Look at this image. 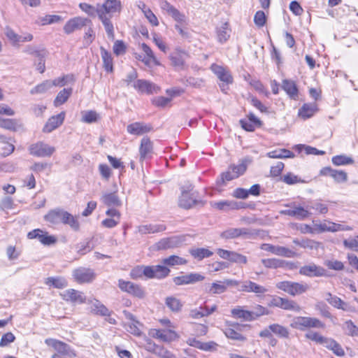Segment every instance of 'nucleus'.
<instances>
[{"mask_svg":"<svg viewBox=\"0 0 358 358\" xmlns=\"http://www.w3.org/2000/svg\"><path fill=\"white\" fill-rule=\"evenodd\" d=\"M122 10V4L120 0H105L103 3L99 4L98 17L103 24L107 36L109 39L114 40V26L111 19L116 15H119Z\"/></svg>","mask_w":358,"mask_h":358,"instance_id":"nucleus-1","label":"nucleus"},{"mask_svg":"<svg viewBox=\"0 0 358 358\" xmlns=\"http://www.w3.org/2000/svg\"><path fill=\"white\" fill-rule=\"evenodd\" d=\"M45 221L52 224L63 223L69 224L73 230L79 229V222L71 214L61 208H55L50 210L45 216Z\"/></svg>","mask_w":358,"mask_h":358,"instance_id":"nucleus-2","label":"nucleus"},{"mask_svg":"<svg viewBox=\"0 0 358 358\" xmlns=\"http://www.w3.org/2000/svg\"><path fill=\"white\" fill-rule=\"evenodd\" d=\"M178 203L181 208L185 209L202 204L201 201L196 199V192H193V186L189 182L181 187V196L179 198Z\"/></svg>","mask_w":358,"mask_h":358,"instance_id":"nucleus-3","label":"nucleus"},{"mask_svg":"<svg viewBox=\"0 0 358 358\" xmlns=\"http://www.w3.org/2000/svg\"><path fill=\"white\" fill-rule=\"evenodd\" d=\"M290 327L299 331H305L308 329H324V324L316 317L298 316L294 317Z\"/></svg>","mask_w":358,"mask_h":358,"instance_id":"nucleus-4","label":"nucleus"},{"mask_svg":"<svg viewBox=\"0 0 358 358\" xmlns=\"http://www.w3.org/2000/svg\"><path fill=\"white\" fill-rule=\"evenodd\" d=\"M276 287L292 296L301 294L309 289V286L306 283L291 281L280 282L277 283Z\"/></svg>","mask_w":358,"mask_h":358,"instance_id":"nucleus-5","label":"nucleus"},{"mask_svg":"<svg viewBox=\"0 0 358 358\" xmlns=\"http://www.w3.org/2000/svg\"><path fill=\"white\" fill-rule=\"evenodd\" d=\"M30 155L38 157H49L55 151V148L43 141L31 144L29 148Z\"/></svg>","mask_w":358,"mask_h":358,"instance_id":"nucleus-6","label":"nucleus"},{"mask_svg":"<svg viewBox=\"0 0 358 358\" xmlns=\"http://www.w3.org/2000/svg\"><path fill=\"white\" fill-rule=\"evenodd\" d=\"M118 287L124 292L129 294L142 299L145 296V291L143 288L137 284L130 281H126L122 279L118 280Z\"/></svg>","mask_w":358,"mask_h":358,"instance_id":"nucleus-7","label":"nucleus"},{"mask_svg":"<svg viewBox=\"0 0 358 358\" xmlns=\"http://www.w3.org/2000/svg\"><path fill=\"white\" fill-rule=\"evenodd\" d=\"M72 275L74 280L80 284L90 283L96 277V273L92 269L85 267L74 269Z\"/></svg>","mask_w":358,"mask_h":358,"instance_id":"nucleus-8","label":"nucleus"},{"mask_svg":"<svg viewBox=\"0 0 358 358\" xmlns=\"http://www.w3.org/2000/svg\"><path fill=\"white\" fill-rule=\"evenodd\" d=\"M286 206H289L290 208L280 210V214L294 217L299 220H305L310 215V213L307 208L296 206L295 203L286 205Z\"/></svg>","mask_w":358,"mask_h":358,"instance_id":"nucleus-9","label":"nucleus"},{"mask_svg":"<svg viewBox=\"0 0 358 358\" xmlns=\"http://www.w3.org/2000/svg\"><path fill=\"white\" fill-rule=\"evenodd\" d=\"M123 314L127 320V322L124 325L126 330L134 336H140L141 335V328L143 327V324L129 311L124 310Z\"/></svg>","mask_w":358,"mask_h":358,"instance_id":"nucleus-10","label":"nucleus"},{"mask_svg":"<svg viewBox=\"0 0 358 358\" xmlns=\"http://www.w3.org/2000/svg\"><path fill=\"white\" fill-rule=\"evenodd\" d=\"M255 233L248 228H229L222 232L220 236L225 239H232L238 237L250 238Z\"/></svg>","mask_w":358,"mask_h":358,"instance_id":"nucleus-11","label":"nucleus"},{"mask_svg":"<svg viewBox=\"0 0 358 358\" xmlns=\"http://www.w3.org/2000/svg\"><path fill=\"white\" fill-rule=\"evenodd\" d=\"M45 343L53 348L59 354L68 356H76V354L70 346L62 341L54 338H47L45 340Z\"/></svg>","mask_w":358,"mask_h":358,"instance_id":"nucleus-12","label":"nucleus"},{"mask_svg":"<svg viewBox=\"0 0 358 358\" xmlns=\"http://www.w3.org/2000/svg\"><path fill=\"white\" fill-rule=\"evenodd\" d=\"M271 303L272 306L284 310H293L297 313L301 310V308L299 304L287 299L276 296L272 299Z\"/></svg>","mask_w":358,"mask_h":358,"instance_id":"nucleus-13","label":"nucleus"},{"mask_svg":"<svg viewBox=\"0 0 358 358\" xmlns=\"http://www.w3.org/2000/svg\"><path fill=\"white\" fill-rule=\"evenodd\" d=\"M305 338L312 341L317 344H320L330 350L332 345L334 344L335 340L323 336L320 334L313 331H309L304 335Z\"/></svg>","mask_w":358,"mask_h":358,"instance_id":"nucleus-14","label":"nucleus"},{"mask_svg":"<svg viewBox=\"0 0 358 358\" xmlns=\"http://www.w3.org/2000/svg\"><path fill=\"white\" fill-rule=\"evenodd\" d=\"M89 22H91V21L87 18L76 17L69 20L65 24L64 31L66 34H70L76 30L81 29Z\"/></svg>","mask_w":358,"mask_h":358,"instance_id":"nucleus-15","label":"nucleus"},{"mask_svg":"<svg viewBox=\"0 0 358 358\" xmlns=\"http://www.w3.org/2000/svg\"><path fill=\"white\" fill-rule=\"evenodd\" d=\"M210 69L217 76V78L223 82V83L220 85V87L223 92L225 91L224 83L228 85L231 83L233 81V78L229 72L223 66L215 64L211 65Z\"/></svg>","mask_w":358,"mask_h":358,"instance_id":"nucleus-16","label":"nucleus"},{"mask_svg":"<svg viewBox=\"0 0 358 358\" xmlns=\"http://www.w3.org/2000/svg\"><path fill=\"white\" fill-rule=\"evenodd\" d=\"M61 296L66 301L71 302L74 304H81L85 302V296L82 292L74 289L65 290Z\"/></svg>","mask_w":358,"mask_h":358,"instance_id":"nucleus-17","label":"nucleus"},{"mask_svg":"<svg viewBox=\"0 0 358 358\" xmlns=\"http://www.w3.org/2000/svg\"><path fill=\"white\" fill-rule=\"evenodd\" d=\"M204 276L196 273H191L187 275L177 276L173 278V281L176 285H183L194 284L195 282L202 281Z\"/></svg>","mask_w":358,"mask_h":358,"instance_id":"nucleus-18","label":"nucleus"},{"mask_svg":"<svg viewBox=\"0 0 358 358\" xmlns=\"http://www.w3.org/2000/svg\"><path fill=\"white\" fill-rule=\"evenodd\" d=\"M152 127L150 124L142 122H136L131 123L127 127V131L129 134L136 136H141L150 132Z\"/></svg>","mask_w":358,"mask_h":358,"instance_id":"nucleus-19","label":"nucleus"},{"mask_svg":"<svg viewBox=\"0 0 358 358\" xmlns=\"http://www.w3.org/2000/svg\"><path fill=\"white\" fill-rule=\"evenodd\" d=\"M240 290L245 292L255 293L257 296L264 295L268 291L264 286L258 285L251 280L242 282Z\"/></svg>","mask_w":358,"mask_h":358,"instance_id":"nucleus-20","label":"nucleus"},{"mask_svg":"<svg viewBox=\"0 0 358 358\" xmlns=\"http://www.w3.org/2000/svg\"><path fill=\"white\" fill-rule=\"evenodd\" d=\"M299 273L308 277H320L325 275L326 271L321 266L311 264L301 266L299 269Z\"/></svg>","mask_w":358,"mask_h":358,"instance_id":"nucleus-21","label":"nucleus"},{"mask_svg":"<svg viewBox=\"0 0 358 358\" xmlns=\"http://www.w3.org/2000/svg\"><path fill=\"white\" fill-rule=\"evenodd\" d=\"M320 175L331 177L336 182H344L348 180L347 173L343 171L333 169L331 167H324L321 169Z\"/></svg>","mask_w":358,"mask_h":358,"instance_id":"nucleus-22","label":"nucleus"},{"mask_svg":"<svg viewBox=\"0 0 358 358\" xmlns=\"http://www.w3.org/2000/svg\"><path fill=\"white\" fill-rule=\"evenodd\" d=\"M134 87L141 93H157L159 88L154 83L145 80H138L134 83Z\"/></svg>","mask_w":358,"mask_h":358,"instance_id":"nucleus-23","label":"nucleus"},{"mask_svg":"<svg viewBox=\"0 0 358 358\" xmlns=\"http://www.w3.org/2000/svg\"><path fill=\"white\" fill-rule=\"evenodd\" d=\"M152 336L163 341L171 342L178 338V334L172 329H152Z\"/></svg>","mask_w":358,"mask_h":358,"instance_id":"nucleus-24","label":"nucleus"},{"mask_svg":"<svg viewBox=\"0 0 358 358\" xmlns=\"http://www.w3.org/2000/svg\"><path fill=\"white\" fill-rule=\"evenodd\" d=\"M140 160L143 161L152 157L153 153L152 143L148 137L141 139L139 148Z\"/></svg>","mask_w":358,"mask_h":358,"instance_id":"nucleus-25","label":"nucleus"},{"mask_svg":"<svg viewBox=\"0 0 358 358\" xmlns=\"http://www.w3.org/2000/svg\"><path fill=\"white\" fill-rule=\"evenodd\" d=\"M262 264L268 268H292L294 263L287 262L285 260L271 258V259H262Z\"/></svg>","mask_w":358,"mask_h":358,"instance_id":"nucleus-26","label":"nucleus"},{"mask_svg":"<svg viewBox=\"0 0 358 358\" xmlns=\"http://www.w3.org/2000/svg\"><path fill=\"white\" fill-rule=\"evenodd\" d=\"M187 57L188 54L186 52L178 49L170 55L171 64L179 69L184 68L185 62Z\"/></svg>","mask_w":358,"mask_h":358,"instance_id":"nucleus-27","label":"nucleus"},{"mask_svg":"<svg viewBox=\"0 0 358 358\" xmlns=\"http://www.w3.org/2000/svg\"><path fill=\"white\" fill-rule=\"evenodd\" d=\"M65 114L64 113H61L57 115L52 116L46 122L43 127V131L45 133H50L54 129H57L59 125H61L64 120Z\"/></svg>","mask_w":358,"mask_h":358,"instance_id":"nucleus-28","label":"nucleus"},{"mask_svg":"<svg viewBox=\"0 0 358 358\" xmlns=\"http://www.w3.org/2000/svg\"><path fill=\"white\" fill-rule=\"evenodd\" d=\"M148 268L150 270L148 278H164L170 273V269L165 265L148 266Z\"/></svg>","mask_w":358,"mask_h":358,"instance_id":"nucleus-29","label":"nucleus"},{"mask_svg":"<svg viewBox=\"0 0 358 358\" xmlns=\"http://www.w3.org/2000/svg\"><path fill=\"white\" fill-rule=\"evenodd\" d=\"M166 229V226L163 224H147L140 225L138 227V231L142 235H145L162 232L165 231Z\"/></svg>","mask_w":358,"mask_h":358,"instance_id":"nucleus-30","label":"nucleus"},{"mask_svg":"<svg viewBox=\"0 0 358 358\" xmlns=\"http://www.w3.org/2000/svg\"><path fill=\"white\" fill-rule=\"evenodd\" d=\"M324 298L329 304H331L336 308L341 309L343 310H349V306L348 303L344 302L339 297L332 295L329 292L325 294Z\"/></svg>","mask_w":358,"mask_h":358,"instance_id":"nucleus-31","label":"nucleus"},{"mask_svg":"<svg viewBox=\"0 0 358 358\" xmlns=\"http://www.w3.org/2000/svg\"><path fill=\"white\" fill-rule=\"evenodd\" d=\"M282 87L291 99L296 100L298 98V89L294 81L284 80Z\"/></svg>","mask_w":358,"mask_h":358,"instance_id":"nucleus-32","label":"nucleus"},{"mask_svg":"<svg viewBox=\"0 0 358 358\" xmlns=\"http://www.w3.org/2000/svg\"><path fill=\"white\" fill-rule=\"evenodd\" d=\"M214 208H216L221 210H227L231 209H239L242 208V205L235 201H221L215 202L213 204Z\"/></svg>","mask_w":358,"mask_h":358,"instance_id":"nucleus-33","label":"nucleus"},{"mask_svg":"<svg viewBox=\"0 0 358 358\" xmlns=\"http://www.w3.org/2000/svg\"><path fill=\"white\" fill-rule=\"evenodd\" d=\"M317 106L314 103H305L299 110V115L303 119L310 118L317 111Z\"/></svg>","mask_w":358,"mask_h":358,"instance_id":"nucleus-34","label":"nucleus"},{"mask_svg":"<svg viewBox=\"0 0 358 358\" xmlns=\"http://www.w3.org/2000/svg\"><path fill=\"white\" fill-rule=\"evenodd\" d=\"M101 201L108 206L117 207L121 206V201L115 193L104 194L101 198Z\"/></svg>","mask_w":358,"mask_h":358,"instance_id":"nucleus-35","label":"nucleus"},{"mask_svg":"<svg viewBox=\"0 0 358 358\" xmlns=\"http://www.w3.org/2000/svg\"><path fill=\"white\" fill-rule=\"evenodd\" d=\"M90 303V310L92 313L103 316L110 315L109 310L99 301L94 300L92 301Z\"/></svg>","mask_w":358,"mask_h":358,"instance_id":"nucleus-36","label":"nucleus"},{"mask_svg":"<svg viewBox=\"0 0 358 358\" xmlns=\"http://www.w3.org/2000/svg\"><path fill=\"white\" fill-rule=\"evenodd\" d=\"M267 156L270 158L276 159L293 158L294 157V154L287 149H277L268 152Z\"/></svg>","mask_w":358,"mask_h":358,"instance_id":"nucleus-37","label":"nucleus"},{"mask_svg":"<svg viewBox=\"0 0 358 358\" xmlns=\"http://www.w3.org/2000/svg\"><path fill=\"white\" fill-rule=\"evenodd\" d=\"M73 92L72 88H64L62 90H61L57 95L54 104L55 106H59L63 103H64L69 96L71 95Z\"/></svg>","mask_w":358,"mask_h":358,"instance_id":"nucleus-38","label":"nucleus"},{"mask_svg":"<svg viewBox=\"0 0 358 358\" xmlns=\"http://www.w3.org/2000/svg\"><path fill=\"white\" fill-rule=\"evenodd\" d=\"M45 284L57 289L64 288L68 285L66 280L63 277H49L45 280Z\"/></svg>","mask_w":358,"mask_h":358,"instance_id":"nucleus-39","label":"nucleus"},{"mask_svg":"<svg viewBox=\"0 0 358 358\" xmlns=\"http://www.w3.org/2000/svg\"><path fill=\"white\" fill-rule=\"evenodd\" d=\"M54 87L52 80H46L43 83L38 84L35 87L31 90L30 92L34 94H43L48 92L50 89Z\"/></svg>","mask_w":358,"mask_h":358,"instance_id":"nucleus-40","label":"nucleus"},{"mask_svg":"<svg viewBox=\"0 0 358 358\" xmlns=\"http://www.w3.org/2000/svg\"><path fill=\"white\" fill-rule=\"evenodd\" d=\"M150 268H148V266H137L131 269L130 272V277L132 279H138L141 278L143 275L148 278V273H150Z\"/></svg>","mask_w":358,"mask_h":358,"instance_id":"nucleus-41","label":"nucleus"},{"mask_svg":"<svg viewBox=\"0 0 358 358\" xmlns=\"http://www.w3.org/2000/svg\"><path fill=\"white\" fill-rule=\"evenodd\" d=\"M231 315L236 318H241L245 321H252L250 311L243 310L241 307H236L231 310Z\"/></svg>","mask_w":358,"mask_h":358,"instance_id":"nucleus-42","label":"nucleus"},{"mask_svg":"<svg viewBox=\"0 0 358 358\" xmlns=\"http://www.w3.org/2000/svg\"><path fill=\"white\" fill-rule=\"evenodd\" d=\"M336 223L331 222H324L323 223L315 224L314 229H315V232H317V233L324 232V231L336 232Z\"/></svg>","mask_w":358,"mask_h":358,"instance_id":"nucleus-43","label":"nucleus"},{"mask_svg":"<svg viewBox=\"0 0 358 358\" xmlns=\"http://www.w3.org/2000/svg\"><path fill=\"white\" fill-rule=\"evenodd\" d=\"M270 329L271 330L272 333L278 337L284 338H287L289 337V332L288 329L279 324H270Z\"/></svg>","mask_w":358,"mask_h":358,"instance_id":"nucleus-44","label":"nucleus"},{"mask_svg":"<svg viewBox=\"0 0 358 358\" xmlns=\"http://www.w3.org/2000/svg\"><path fill=\"white\" fill-rule=\"evenodd\" d=\"M101 56L103 59V66L107 71H113V58L111 54L103 47L101 48Z\"/></svg>","mask_w":358,"mask_h":358,"instance_id":"nucleus-45","label":"nucleus"},{"mask_svg":"<svg viewBox=\"0 0 358 358\" xmlns=\"http://www.w3.org/2000/svg\"><path fill=\"white\" fill-rule=\"evenodd\" d=\"M217 38L220 42H225L228 40L230 36V29L229 28V24L224 22L222 25L217 29Z\"/></svg>","mask_w":358,"mask_h":358,"instance_id":"nucleus-46","label":"nucleus"},{"mask_svg":"<svg viewBox=\"0 0 358 358\" xmlns=\"http://www.w3.org/2000/svg\"><path fill=\"white\" fill-rule=\"evenodd\" d=\"M166 305L171 311L173 312L180 311L182 306L181 301L174 296L167 297L166 299Z\"/></svg>","mask_w":358,"mask_h":358,"instance_id":"nucleus-47","label":"nucleus"},{"mask_svg":"<svg viewBox=\"0 0 358 358\" xmlns=\"http://www.w3.org/2000/svg\"><path fill=\"white\" fill-rule=\"evenodd\" d=\"M162 262L164 265L173 266L176 265L185 264L187 263V261L180 257L176 255H171L167 258L163 259Z\"/></svg>","mask_w":358,"mask_h":358,"instance_id":"nucleus-48","label":"nucleus"},{"mask_svg":"<svg viewBox=\"0 0 358 358\" xmlns=\"http://www.w3.org/2000/svg\"><path fill=\"white\" fill-rule=\"evenodd\" d=\"M331 162L336 166L352 164L354 163V160L352 157H348L344 155H336L333 157Z\"/></svg>","mask_w":358,"mask_h":358,"instance_id":"nucleus-49","label":"nucleus"},{"mask_svg":"<svg viewBox=\"0 0 358 358\" xmlns=\"http://www.w3.org/2000/svg\"><path fill=\"white\" fill-rule=\"evenodd\" d=\"M250 313L252 315V321L261 316L267 315L270 313L269 310L266 308L261 305H256L254 306Z\"/></svg>","mask_w":358,"mask_h":358,"instance_id":"nucleus-50","label":"nucleus"},{"mask_svg":"<svg viewBox=\"0 0 358 358\" xmlns=\"http://www.w3.org/2000/svg\"><path fill=\"white\" fill-rule=\"evenodd\" d=\"M191 255L196 259L199 260L205 257H209L213 255V252L205 248H196L190 250Z\"/></svg>","mask_w":358,"mask_h":358,"instance_id":"nucleus-51","label":"nucleus"},{"mask_svg":"<svg viewBox=\"0 0 358 358\" xmlns=\"http://www.w3.org/2000/svg\"><path fill=\"white\" fill-rule=\"evenodd\" d=\"M79 8L90 16L94 17L96 15H98L99 4H97L96 7H94L87 3H80Z\"/></svg>","mask_w":358,"mask_h":358,"instance_id":"nucleus-52","label":"nucleus"},{"mask_svg":"<svg viewBox=\"0 0 358 358\" xmlns=\"http://www.w3.org/2000/svg\"><path fill=\"white\" fill-rule=\"evenodd\" d=\"M273 254L278 256H282L285 257H294L296 255V252L293 250L282 246H276Z\"/></svg>","mask_w":358,"mask_h":358,"instance_id":"nucleus-53","label":"nucleus"},{"mask_svg":"<svg viewBox=\"0 0 358 358\" xmlns=\"http://www.w3.org/2000/svg\"><path fill=\"white\" fill-rule=\"evenodd\" d=\"M38 240L44 245H53L57 242V238L54 236L49 235L48 232L43 231L41 233Z\"/></svg>","mask_w":358,"mask_h":358,"instance_id":"nucleus-54","label":"nucleus"},{"mask_svg":"<svg viewBox=\"0 0 358 358\" xmlns=\"http://www.w3.org/2000/svg\"><path fill=\"white\" fill-rule=\"evenodd\" d=\"M75 78L73 75L68 74L61 78H57L52 80L54 86L63 87L69 83H74Z\"/></svg>","mask_w":358,"mask_h":358,"instance_id":"nucleus-55","label":"nucleus"},{"mask_svg":"<svg viewBox=\"0 0 358 358\" xmlns=\"http://www.w3.org/2000/svg\"><path fill=\"white\" fill-rule=\"evenodd\" d=\"M226 291V285L224 282H213L211 284L208 292L210 294H222Z\"/></svg>","mask_w":358,"mask_h":358,"instance_id":"nucleus-56","label":"nucleus"},{"mask_svg":"<svg viewBox=\"0 0 358 358\" xmlns=\"http://www.w3.org/2000/svg\"><path fill=\"white\" fill-rule=\"evenodd\" d=\"M224 334L227 338L236 341H244L246 339L245 336L231 328L226 329Z\"/></svg>","mask_w":358,"mask_h":358,"instance_id":"nucleus-57","label":"nucleus"},{"mask_svg":"<svg viewBox=\"0 0 358 358\" xmlns=\"http://www.w3.org/2000/svg\"><path fill=\"white\" fill-rule=\"evenodd\" d=\"M98 114L93 110L84 112L82 117V121L86 123H92L97 120Z\"/></svg>","mask_w":358,"mask_h":358,"instance_id":"nucleus-58","label":"nucleus"},{"mask_svg":"<svg viewBox=\"0 0 358 358\" xmlns=\"http://www.w3.org/2000/svg\"><path fill=\"white\" fill-rule=\"evenodd\" d=\"M343 245L349 249L358 251V236L345 239L343 241Z\"/></svg>","mask_w":358,"mask_h":358,"instance_id":"nucleus-59","label":"nucleus"},{"mask_svg":"<svg viewBox=\"0 0 358 358\" xmlns=\"http://www.w3.org/2000/svg\"><path fill=\"white\" fill-rule=\"evenodd\" d=\"M282 181L287 185H294L299 182H303V180L292 173H289L285 175L282 178Z\"/></svg>","mask_w":358,"mask_h":358,"instance_id":"nucleus-60","label":"nucleus"},{"mask_svg":"<svg viewBox=\"0 0 358 358\" xmlns=\"http://www.w3.org/2000/svg\"><path fill=\"white\" fill-rule=\"evenodd\" d=\"M62 20V17L57 15H48L41 19L43 25L50 24Z\"/></svg>","mask_w":358,"mask_h":358,"instance_id":"nucleus-61","label":"nucleus"},{"mask_svg":"<svg viewBox=\"0 0 358 358\" xmlns=\"http://www.w3.org/2000/svg\"><path fill=\"white\" fill-rule=\"evenodd\" d=\"M230 262L239 264H246L248 262V258L241 254L233 251Z\"/></svg>","mask_w":358,"mask_h":358,"instance_id":"nucleus-62","label":"nucleus"},{"mask_svg":"<svg viewBox=\"0 0 358 358\" xmlns=\"http://www.w3.org/2000/svg\"><path fill=\"white\" fill-rule=\"evenodd\" d=\"M325 265L329 268L335 271H341L344 268L343 264L338 260H328Z\"/></svg>","mask_w":358,"mask_h":358,"instance_id":"nucleus-63","label":"nucleus"},{"mask_svg":"<svg viewBox=\"0 0 358 358\" xmlns=\"http://www.w3.org/2000/svg\"><path fill=\"white\" fill-rule=\"evenodd\" d=\"M344 328L348 334L351 336H358V327H356L351 320L345 322Z\"/></svg>","mask_w":358,"mask_h":358,"instance_id":"nucleus-64","label":"nucleus"}]
</instances>
